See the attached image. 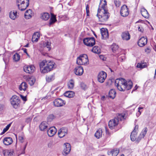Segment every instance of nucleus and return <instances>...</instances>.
<instances>
[{
  "mask_svg": "<svg viewBox=\"0 0 156 156\" xmlns=\"http://www.w3.org/2000/svg\"><path fill=\"white\" fill-rule=\"evenodd\" d=\"M115 84L118 89L120 91L128 90L133 87V83L131 80L127 82L122 78L116 79L115 81Z\"/></svg>",
  "mask_w": 156,
  "mask_h": 156,
  "instance_id": "1",
  "label": "nucleus"
},
{
  "mask_svg": "<svg viewBox=\"0 0 156 156\" xmlns=\"http://www.w3.org/2000/svg\"><path fill=\"white\" fill-rule=\"evenodd\" d=\"M55 63L52 61L48 62L43 60L40 63V67L42 73H45L51 71L54 67Z\"/></svg>",
  "mask_w": 156,
  "mask_h": 156,
  "instance_id": "2",
  "label": "nucleus"
},
{
  "mask_svg": "<svg viewBox=\"0 0 156 156\" xmlns=\"http://www.w3.org/2000/svg\"><path fill=\"white\" fill-rule=\"evenodd\" d=\"M100 9H98L97 16L99 20L101 22H104L107 21L109 16V13L108 11H100Z\"/></svg>",
  "mask_w": 156,
  "mask_h": 156,
  "instance_id": "3",
  "label": "nucleus"
},
{
  "mask_svg": "<svg viewBox=\"0 0 156 156\" xmlns=\"http://www.w3.org/2000/svg\"><path fill=\"white\" fill-rule=\"evenodd\" d=\"M18 9L21 11L25 10L29 5V0H16Z\"/></svg>",
  "mask_w": 156,
  "mask_h": 156,
  "instance_id": "4",
  "label": "nucleus"
},
{
  "mask_svg": "<svg viewBox=\"0 0 156 156\" xmlns=\"http://www.w3.org/2000/svg\"><path fill=\"white\" fill-rule=\"evenodd\" d=\"M88 56L86 54L80 55L77 58L76 60V63L78 65H86L88 63Z\"/></svg>",
  "mask_w": 156,
  "mask_h": 156,
  "instance_id": "5",
  "label": "nucleus"
},
{
  "mask_svg": "<svg viewBox=\"0 0 156 156\" xmlns=\"http://www.w3.org/2000/svg\"><path fill=\"white\" fill-rule=\"evenodd\" d=\"M11 104L15 108H17L20 106V100L19 97L15 95L13 96L10 99Z\"/></svg>",
  "mask_w": 156,
  "mask_h": 156,
  "instance_id": "6",
  "label": "nucleus"
},
{
  "mask_svg": "<svg viewBox=\"0 0 156 156\" xmlns=\"http://www.w3.org/2000/svg\"><path fill=\"white\" fill-rule=\"evenodd\" d=\"M84 44L87 46L92 47L95 44V39L94 37H87L83 40Z\"/></svg>",
  "mask_w": 156,
  "mask_h": 156,
  "instance_id": "7",
  "label": "nucleus"
},
{
  "mask_svg": "<svg viewBox=\"0 0 156 156\" xmlns=\"http://www.w3.org/2000/svg\"><path fill=\"white\" fill-rule=\"evenodd\" d=\"M119 117H115L114 119L110 120L108 122V126L111 129L114 128L119 123Z\"/></svg>",
  "mask_w": 156,
  "mask_h": 156,
  "instance_id": "8",
  "label": "nucleus"
},
{
  "mask_svg": "<svg viewBox=\"0 0 156 156\" xmlns=\"http://www.w3.org/2000/svg\"><path fill=\"white\" fill-rule=\"evenodd\" d=\"M53 103L54 105L57 107H62L66 104L65 101L60 98L55 99Z\"/></svg>",
  "mask_w": 156,
  "mask_h": 156,
  "instance_id": "9",
  "label": "nucleus"
},
{
  "mask_svg": "<svg viewBox=\"0 0 156 156\" xmlns=\"http://www.w3.org/2000/svg\"><path fill=\"white\" fill-rule=\"evenodd\" d=\"M129 11L127 6L125 5H123L121 8L120 14L123 17H126L129 14Z\"/></svg>",
  "mask_w": 156,
  "mask_h": 156,
  "instance_id": "10",
  "label": "nucleus"
},
{
  "mask_svg": "<svg viewBox=\"0 0 156 156\" xmlns=\"http://www.w3.org/2000/svg\"><path fill=\"white\" fill-rule=\"evenodd\" d=\"M107 77L106 73L104 71L100 72L98 75V80L101 83H103Z\"/></svg>",
  "mask_w": 156,
  "mask_h": 156,
  "instance_id": "11",
  "label": "nucleus"
},
{
  "mask_svg": "<svg viewBox=\"0 0 156 156\" xmlns=\"http://www.w3.org/2000/svg\"><path fill=\"white\" fill-rule=\"evenodd\" d=\"M100 11H108L107 6V2L106 0H101L99 8Z\"/></svg>",
  "mask_w": 156,
  "mask_h": 156,
  "instance_id": "12",
  "label": "nucleus"
},
{
  "mask_svg": "<svg viewBox=\"0 0 156 156\" xmlns=\"http://www.w3.org/2000/svg\"><path fill=\"white\" fill-rule=\"evenodd\" d=\"M24 71L26 73L31 74L33 73L35 70V67L33 65L25 66L23 68Z\"/></svg>",
  "mask_w": 156,
  "mask_h": 156,
  "instance_id": "13",
  "label": "nucleus"
},
{
  "mask_svg": "<svg viewBox=\"0 0 156 156\" xmlns=\"http://www.w3.org/2000/svg\"><path fill=\"white\" fill-rule=\"evenodd\" d=\"M67 129L66 128L62 127L61 128L58 132L59 137L62 138L64 137L67 133Z\"/></svg>",
  "mask_w": 156,
  "mask_h": 156,
  "instance_id": "14",
  "label": "nucleus"
},
{
  "mask_svg": "<svg viewBox=\"0 0 156 156\" xmlns=\"http://www.w3.org/2000/svg\"><path fill=\"white\" fill-rule=\"evenodd\" d=\"M101 32L103 39H106L108 38L109 34L107 29L104 28H101Z\"/></svg>",
  "mask_w": 156,
  "mask_h": 156,
  "instance_id": "15",
  "label": "nucleus"
},
{
  "mask_svg": "<svg viewBox=\"0 0 156 156\" xmlns=\"http://www.w3.org/2000/svg\"><path fill=\"white\" fill-rule=\"evenodd\" d=\"M57 132L56 129L54 126L49 128L47 131L48 135L51 137L54 135Z\"/></svg>",
  "mask_w": 156,
  "mask_h": 156,
  "instance_id": "16",
  "label": "nucleus"
},
{
  "mask_svg": "<svg viewBox=\"0 0 156 156\" xmlns=\"http://www.w3.org/2000/svg\"><path fill=\"white\" fill-rule=\"evenodd\" d=\"M74 73L75 74L77 75H82L83 73V67L81 66H78L76 67L74 69Z\"/></svg>",
  "mask_w": 156,
  "mask_h": 156,
  "instance_id": "17",
  "label": "nucleus"
},
{
  "mask_svg": "<svg viewBox=\"0 0 156 156\" xmlns=\"http://www.w3.org/2000/svg\"><path fill=\"white\" fill-rule=\"evenodd\" d=\"M147 42V39L144 37H141L138 42V45L140 47H142L146 45Z\"/></svg>",
  "mask_w": 156,
  "mask_h": 156,
  "instance_id": "18",
  "label": "nucleus"
},
{
  "mask_svg": "<svg viewBox=\"0 0 156 156\" xmlns=\"http://www.w3.org/2000/svg\"><path fill=\"white\" fill-rule=\"evenodd\" d=\"M147 131V128L146 127L144 128L136 140V141H137V143H138L142 138L144 137L146 134Z\"/></svg>",
  "mask_w": 156,
  "mask_h": 156,
  "instance_id": "19",
  "label": "nucleus"
},
{
  "mask_svg": "<svg viewBox=\"0 0 156 156\" xmlns=\"http://www.w3.org/2000/svg\"><path fill=\"white\" fill-rule=\"evenodd\" d=\"M65 148L63 150V154L66 155L68 154L70 152L71 150V146L69 144L66 143L64 144Z\"/></svg>",
  "mask_w": 156,
  "mask_h": 156,
  "instance_id": "20",
  "label": "nucleus"
},
{
  "mask_svg": "<svg viewBox=\"0 0 156 156\" xmlns=\"http://www.w3.org/2000/svg\"><path fill=\"white\" fill-rule=\"evenodd\" d=\"M48 124L46 122H42L40 125V129L41 131H44L48 128Z\"/></svg>",
  "mask_w": 156,
  "mask_h": 156,
  "instance_id": "21",
  "label": "nucleus"
},
{
  "mask_svg": "<svg viewBox=\"0 0 156 156\" xmlns=\"http://www.w3.org/2000/svg\"><path fill=\"white\" fill-rule=\"evenodd\" d=\"M122 39L124 40L128 41L130 39V35L128 31L123 32L121 35Z\"/></svg>",
  "mask_w": 156,
  "mask_h": 156,
  "instance_id": "22",
  "label": "nucleus"
},
{
  "mask_svg": "<svg viewBox=\"0 0 156 156\" xmlns=\"http://www.w3.org/2000/svg\"><path fill=\"white\" fill-rule=\"evenodd\" d=\"M12 139L10 137L5 138L3 140V142L6 145H8L11 144L12 143Z\"/></svg>",
  "mask_w": 156,
  "mask_h": 156,
  "instance_id": "23",
  "label": "nucleus"
},
{
  "mask_svg": "<svg viewBox=\"0 0 156 156\" xmlns=\"http://www.w3.org/2000/svg\"><path fill=\"white\" fill-rule=\"evenodd\" d=\"M40 37V34L38 32L35 33L32 36V41L33 42L37 41Z\"/></svg>",
  "mask_w": 156,
  "mask_h": 156,
  "instance_id": "24",
  "label": "nucleus"
},
{
  "mask_svg": "<svg viewBox=\"0 0 156 156\" xmlns=\"http://www.w3.org/2000/svg\"><path fill=\"white\" fill-rule=\"evenodd\" d=\"M141 13L142 16L146 18H147L149 17V14L148 12L144 8L141 9Z\"/></svg>",
  "mask_w": 156,
  "mask_h": 156,
  "instance_id": "25",
  "label": "nucleus"
},
{
  "mask_svg": "<svg viewBox=\"0 0 156 156\" xmlns=\"http://www.w3.org/2000/svg\"><path fill=\"white\" fill-rule=\"evenodd\" d=\"M32 11L31 10L29 9L27 10L24 15L25 18L27 19L30 18L32 16Z\"/></svg>",
  "mask_w": 156,
  "mask_h": 156,
  "instance_id": "26",
  "label": "nucleus"
},
{
  "mask_svg": "<svg viewBox=\"0 0 156 156\" xmlns=\"http://www.w3.org/2000/svg\"><path fill=\"white\" fill-rule=\"evenodd\" d=\"M64 94V96L66 97L69 98H72L74 96L75 93L73 91H68L65 92Z\"/></svg>",
  "mask_w": 156,
  "mask_h": 156,
  "instance_id": "27",
  "label": "nucleus"
},
{
  "mask_svg": "<svg viewBox=\"0 0 156 156\" xmlns=\"http://www.w3.org/2000/svg\"><path fill=\"white\" fill-rule=\"evenodd\" d=\"M102 132L101 129H98L94 134L95 136L97 139H99L101 137L102 135Z\"/></svg>",
  "mask_w": 156,
  "mask_h": 156,
  "instance_id": "28",
  "label": "nucleus"
},
{
  "mask_svg": "<svg viewBox=\"0 0 156 156\" xmlns=\"http://www.w3.org/2000/svg\"><path fill=\"white\" fill-rule=\"evenodd\" d=\"M41 18L43 20H47L50 17L49 14L47 12L42 13L41 14Z\"/></svg>",
  "mask_w": 156,
  "mask_h": 156,
  "instance_id": "29",
  "label": "nucleus"
},
{
  "mask_svg": "<svg viewBox=\"0 0 156 156\" xmlns=\"http://www.w3.org/2000/svg\"><path fill=\"white\" fill-rule=\"evenodd\" d=\"M17 12L14 11L13 12L11 11L9 12V17L12 20H15L17 17Z\"/></svg>",
  "mask_w": 156,
  "mask_h": 156,
  "instance_id": "30",
  "label": "nucleus"
},
{
  "mask_svg": "<svg viewBox=\"0 0 156 156\" xmlns=\"http://www.w3.org/2000/svg\"><path fill=\"white\" fill-rule=\"evenodd\" d=\"M4 156H12L13 151L11 150H5L3 151Z\"/></svg>",
  "mask_w": 156,
  "mask_h": 156,
  "instance_id": "31",
  "label": "nucleus"
},
{
  "mask_svg": "<svg viewBox=\"0 0 156 156\" xmlns=\"http://www.w3.org/2000/svg\"><path fill=\"white\" fill-rule=\"evenodd\" d=\"M27 86L25 82H23L20 85L19 89L20 90L25 91L27 88Z\"/></svg>",
  "mask_w": 156,
  "mask_h": 156,
  "instance_id": "32",
  "label": "nucleus"
},
{
  "mask_svg": "<svg viewBox=\"0 0 156 156\" xmlns=\"http://www.w3.org/2000/svg\"><path fill=\"white\" fill-rule=\"evenodd\" d=\"M116 93L115 90L114 89H111L109 93V97L110 98L114 99L116 95Z\"/></svg>",
  "mask_w": 156,
  "mask_h": 156,
  "instance_id": "33",
  "label": "nucleus"
},
{
  "mask_svg": "<svg viewBox=\"0 0 156 156\" xmlns=\"http://www.w3.org/2000/svg\"><path fill=\"white\" fill-rule=\"evenodd\" d=\"M137 133L134 131H133L131 133L130 135L131 140L132 141H134L137 139L136 138L137 136Z\"/></svg>",
  "mask_w": 156,
  "mask_h": 156,
  "instance_id": "34",
  "label": "nucleus"
},
{
  "mask_svg": "<svg viewBox=\"0 0 156 156\" xmlns=\"http://www.w3.org/2000/svg\"><path fill=\"white\" fill-rule=\"evenodd\" d=\"M74 85V81L73 79L70 80L68 82L67 86L69 88L73 89Z\"/></svg>",
  "mask_w": 156,
  "mask_h": 156,
  "instance_id": "35",
  "label": "nucleus"
},
{
  "mask_svg": "<svg viewBox=\"0 0 156 156\" xmlns=\"http://www.w3.org/2000/svg\"><path fill=\"white\" fill-rule=\"evenodd\" d=\"M91 51L92 52L96 54H99L101 53V50L100 48L97 46L93 47Z\"/></svg>",
  "mask_w": 156,
  "mask_h": 156,
  "instance_id": "36",
  "label": "nucleus"
},
{
  "mask_svg": "<svg viewBox=\"0 0 156 156\" xmlns=\"http://www.w3.org/2000/svg\"><path fill=\"white\" fill-rule=\"evenodd\" d=\"M119 149H114L110 152V153H112V156H116L119 153Z\"/></svg>",
  "mask_w": 156,
  "mask_h": 156,
  "instance_id": "37",
  "label": "nucleus"
},
{
  "mask_svg": "<svg viewBox=\"0 0 156 156\" xmlns=\"http://www.w3.org/2000/svg\"><path fill=\"white\" fill-rule=\"evenodd\" d=\"M46 79L47 82H50L54 80L55 76L54 75L47 76L46 77Z\"/></svg>",
  "mask_w": 156,
  "mask_h": 156,
  "instance_id": "38",
  "label": "nucleus"
},
{
  "mask_svg": "<svg viewBox=\"0 0 156 156\" xmlns=\"http://www.w3.org/2000/svg\"><path fill=\"white\" fill-rule=\"evenodd\" d=\"M56 20L55 16L51 14V16L49 20V25H51L54 23Z\"/></svg>",
  "mask_w": 156,
  "mask_h": 156,
  "instance_id": "39",
  "label": "nucleus"
},
{
  "mask_svg": "<svg viewBox=\"0 0 156 156\" xmlns=\"http://www.w3.org/2000/svg\"><path fill=\"white\" fill-rule=\"evenodd\" d=\"M146 66L147 63H138L136 66L137 67L141 69L145 68Z\"/></svg>",
  "mask_w": 156,
  "mask_h": 156,
  "instance_id": "40",
  "label": "nucleus"
},
{
  "mask_svg": "<svg viewBox=\"0 0 156 156\" xmlns=\"http://www.w3.org/2000/svg\"><path fill=\"white\" fill-rule=\"evenodd\" d=\"M28 81L29 84L31 86L33 85L35 81V79L34 77H32L28 79Z\"/></svg>",
  "mask_w": 156,
  "mask_h": 156,
  "instance_id": "41",
  "label": "nucleus"
},
{
  "mask_svg": "<svg viewBox=\"0 0 156 156\" xmlns=\"http://www.w3.org/2000/svg\"><path fill=\"white\" fill-rule=\"evenodd\" d=\"M11 123L8 124L4 128L3 130V131L1 133V134L2 135L4 134L5 132H6L9 129V127L11 126Z\"/></svg>",
  "mask_w": 156,
  "mask_h": 156,
  "instance_id": "42",
  "label": "nucleus"
},
{
  "mask_svg": "<svg viewBox=\"0 0 156 156\" xmlns=\"http://www.w3.org/2000/svg\"><path fill=\"white\" fill-rule=\"evenodd\" d=\"M20 58V55L18 53H16L13 55V59L16 61H18Z\"/></svg>",
  "mask_w": 156,
  "mask_h": 156,
  "instance_id": "43",
  "label": "nucleus"
},
{
  "mask_svg": "<svg viewBox=\"0 0 156 156\" xmlns=\"http://www.w3.org/2000/svg\"><path fill=\"white\" fill-rule=\"evenodd\" d=\"M55 116L53 114H50L47 117L48 121L51 122L55 119Z\"/></svg>",
  "mask_w": 156,
  "mask_h": 156,
  "instance_id": "44",
  "label": "nucleus"
},
{
  "mask_svg": "<svg viewBox=\"0 0 156 156\" xmlns=\"http://www.w3.org/2000/svg\"><path fill=\"white\" fill-rule=\"evenodd\" d=\"M118 48V46L115 44H113L112 46V50L114 52H116Z\"/></svg>",
  "mask_w": 156,
  "mask_h": 156,
  "instance_id": "45",
  "label": "nucleus"
},
{
  "mask_svg": "<svg viewBox=\"0 0 156 156\" xmlns=\"http://www.w3.org/2000/svg\"><path fill=\"white\" fill-rule=\"evenodd\" d=\"M114 2L116 7H119L121 5V2L119 0H114Z\"/></svg>",
  "mask_w": 156,
  "mask_h": 156,
  "instance_id": "46",
  "label": "nucleus"
},
{
  "mask_svg": "<svg viewBox=\"0 0 156 156\" xmlns=\"http://www.w3.org/2000/svg\"><path fill=\"white\" fill-rule=\"evenodd\" d=\"M51 42L49 41H47L46 43L45 47L48 48V51H50L51 49Z\"/></svg>",
  "mask_w": 156,
  "mask_h": 156,
  "instance_id": "47",
  "label": "nucleus"
},
{
  "mask_svg": "<svg viewBox=\"0 0 156 156\" xmlns=\"http://www.w3.org/2000/svg\"><path fill=\"white\" fill-rule=\"evenodd\" d=\"M89 5H87L86 6V13H87V16H89Z\"/></svg>",
  "mask_w": 156,
  "mask_h": 156,
  "instance_id": "48",
  "label": "nucleus"
},
{
  "mask_svg": "<svg viewBox=\"0 0 156 156\" xmlns=\"http://www.w3.org/2000/svg\"><path fill=\"white\" fill-rule=\"evenodd\" d=\"M18 140L21 143H23L24 141V138L23 136H19L18 137Z\"/></svg>",
  "mask_w": 156,
  "mask_h": 156,
  "instance_id": "49",
  "label": "nucleus"
},
{
  "mask_svg": "<svg viewBox=\"0 0 156 156\" xmlns=\"http://www.w3.org/2000/svg\"><path fill=\"white\" fill-rule=\"evenodd\" d=\"M5 108V105L3 104H0V112L3 110Z\"/></svg>",
  "mask_w": 156,
  "mask_h": 156,
  "instance_id": "50",
  "label": "nucleus"
},
{
  "mask_svg": "<svg viewBox=\"0 0 156 156\" xmlns=\"http://www.w3.org/2000/svg\"><path fill=\"white\" fill-rule=\"evenodd\" d=\"M32 119L31 117H28L26 119L25 121L26 122L29 123L31 121Z\"/></svg>",
  "mask_w": 156,
  "mask_h": 156,
  "instance_id": "51",
  "label": "nucleus"
},
{
  "mask_svg": "<svg viewBox=\"0 0 156 156\" xmlns=\"http://www.w3.org/2000/svg\"><path fill=\"white\" fill-rule=\"evenodd\" d=\"M20 96L22 99V100L24 101H25L27 100L26 96H23L22 95H20Z\"/></svg>",
  "mask_w": 156,
  "mask_h": 156,
  "instance_id": "52",
  "label": "nucleus"
},
{
  "mask_svg": "<svg viewBox=\"0 0 156 156\" xmlns=\"http://www.w3.org/2000/svg\"><path fill=\"white\" fill-rule=\"evenodd\" d=\"M99 58L100 59L102 60L103 61L105 60L106 58L104 57V55H99Z\"/></svg>",
  "mask_w": 156,
  "mask_h": 156,
  "instance_id": "53",
  "label": "nucleus"
},
{
  "mask_svg": "<svg viewBox=\"0 0 156 156\" xmlns=\"http://www.w3.org/2000/svg\"><path fill=\"white\" fill-rule=\"evenodd\" d=\"M61 112H58L55 113V115L57 117H59L61 115Z\"/></svg>",
  "mask_w": 156,
  "mask_h": 156,
  "instance_id": "54",
  "label": "nucleus"
},
{
  "mask_svg": "<svg viewBox=\"0 0 156 156\" xmlns=\"http://www.w3.org/2000/svg\"><path fill=\"white\" fill-rule=\"evenodd\" d=\"M27 143L24 146V147L23 148V151H22V154H24L25 153V150L26 149V146H27Z\"/></svg>",
  "mask_w": 156,
  "mask_h": 156,
  "instance_id": "55",
  "label": "nucleus"
},
{
  "mask_svg": "<svg viewBox=\"0 0 156 156\" xmlns=\"http://www.w3.org/2000/svg\"><path fill=\"white\" fill-rule=\"evenodd\" d=\"M80 86L83 89H84L85 87V84L83 83H81L80 84Z\"/></svg>",
  "mask_w": 156,
  "mask_h": 156,
  "instance_id": "56",
  "label": "nucleus"
},
{
  "mask_svg": "<svg viewBox=\"0 0 156 156\" xmlns=\"http://www.w3.org/2000/svg\"><path fill=\"white\" fill-rule=\"evenodd\" d=\"M52 142H50L48 144V147H51L52 146Z\"/></svg>",
  "mask_w": 156,
  "mask_h": 156,
  "instance_id": "57",
  "label": "nucleus"
},
{
  "mask_svg": "<svg viewBox=\"0 0 156 156\" xmlns=\"http://www.w3.org/2000/svg\"><path fill=\"white\" fill-rule=\"evenodd\" d=\"M138 125H136L135 126V128L133 131H135L136 132V130L138 129Z\"/></svg>",
  "mask_w": 156,
  "mask_h": 156,
  "instance_id": "58",
  "label": "nucleus"
},
{
  "mask_svg": "<svg viewBox=\"0 0 156 156\" xmlns=\"http://www.w3.org/2000/svg\"><path fill=\"white\" fill-rule=\"evenodd\" d=\"M138 30L139 31H140L141 32H143V29L141 28H140V27H138Z\"/></svg>",
  "mask_w": 156,
  "mask_h": 156,
  "instance_id": "59",
  "label": "nucleus"
},
{
  "mask_svg": "<svg viewBox=\"0 0 156 156\" xmlns=\"http://www.w3.org/2000/svg\"><path fill=\"white\" fill-rule=\"evenodd\" d=\"M137 88H138V87L136 85L134 88V89H133V90H132V92L133 91H135V90H136L137 89Z\"/></svg>",
  "mask_w": 156,
  "mask_h": 156,
  "instance_id": "60",
  "label": "nucleus"
},
{
  "mask_svg": "<svg viewBox=\"0 0 156 156\" xmlns=\"http://www.w3.org/2000/svg\"><path fill=\"white\" fill-rule=\"evenodd\" d=\"M23 50L24 52L27 54H28V53L27 52V50L26 48H23Z\"/></svg>",
  "mask_w": 156,
  "mask_h": 156,
  "instance_id": "61",
  "label": "nucleus"
},
{
  "mask_svg": "<svg viewBox=\"0 0 156 156\" xmlns=\"http://www.w3.org/2000/svg\"><path fill=\"white\" fill-rule=\"evenodd\" d=\"M145 51L146 52H147L149 53L150 52V50L148 48H147L145 50Z\"/></svg>",
  "mask_w": 156,
  "mask_h": 156,
  "instance_id": "62",
  "label": "nucleus"
},
{
  "mask_svg": "<svg viewBox=\"0 0 156 156\" xmlns=\"http://www.w3.org/2000/svg\"><path fill=\"white\" fill-rule=\"evenodd\" d=\"M138 112H139V114L138 113V114H137H137H136V115H137V116H139V115H140V114H141V112H140V110H138Z\"/></svg>",
  "mask_w": 156,
  "mask_h": 156,
  "instance_id": "63",
  "label": "nucleus"
},
{
  "mask_svg": "<svg viewBox=\"0 0 156 156\" xmlns=\"http://www.w3.org/2000/svg\"><path fill=\"white\" fill-rule=\"evenodd\" d=\"M156 76V69H155V70L154 77H155Z\"/></svg>",
  "mask_w": 156,
  "mask_h": 156,
  "instance_id": "64",
  "label": "nucleus"
}]
</instances>
